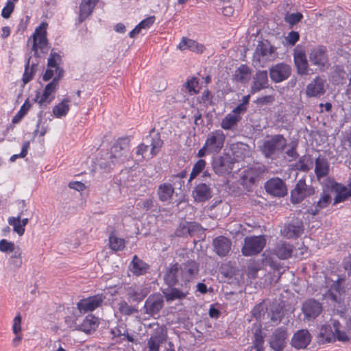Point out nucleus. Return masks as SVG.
Segmentation results:
<instances>
[{"instance_id": "f257e3e1", "label": "nucleus", "mask_w": 351, "mask_h": 351, "mask_svg": "<svg viewBox=\"0 0 351 351\" xmlns=\"http://www.w3.org/2000/svg\"><path fill=\"white\" fill-rule=\"evenodd\" d=\"M164 282L167 287L162 290V293L167 302H172L176 300H182L189 293L191 288L185 287L179 282V279L176 278L175 271H166L164 275Z\"/></svg>"}, {"instance_id": "f03ea898", "label": "nucleus", "mask_w": 351, "mask_h": 351, "mask_svg": "<svg viewBox=\"0 0 351 351\" xmlns=\"http://www.w3.org/2000/svg\"><path fill=\"white\" fill-rule=\"evenodd\" d=\"M174 269L176 278L185 287L191 288V284L197 278L199 274V264L194 260H188L179 264L171 265L166 271Z\"/></svg>"}, {"instance_id": "7ed1b4c3", "label": "nucleus", "mask_w": 351, "mask_h": 351, "mask_svg": "<svg viewBox=\"0 0 351 351\" xmlns=\"http://www.w3.org/2000/svg\"><path fill=\"white\" fill-rule=\"evenodd\" d=\"M287 145V141L282 134L269 136L259 146V149L267 158L276 160L284 152Z\"/></svg>"}, {"instance_id": "20e7f679", "label": "nucleus", "mask_w": 351, "mask_h": 351, "mask_svg": "<svg viewBox=\"0 0 351 351\" xmlns=\"http://www.w3.org/2000/svg\"><path fill=\"white\" fill-rule=\"evenodd\" d=\"M276 51V47L268 40L259 42L253 56L254 66L263 67L267 62L274 60L277 56Z\"/></svg>"}, {"instance_id": "39448f33", "label": "nucleus", "mask_w": 351, "mask_h": 351, "mask_svg": "<svg viewBox=\"0 0 351 351\" xmlns=\"http://www.w3.org/2000/svg\"><path fill=\"white\" fill-rule=\"evenodd\" d=\"M265 245L266 239L264 235L246 237L241 252L245 256L256 255L263 250Z\"/></svg>"}, {"instance_id": "423d86ee", "label": "nucleus", "mask_w": 351, "mask_h": 351, "mask_svg": "<svg viewBox=\"0 0 351 351\" xmlns=\"http://www.w3.org/2000/svg\"><path fill=\"white\" fill-rule=\"evenodd\" d=\"M60 77L59 75L57 79H52L45 86L43 92L40 95L39 92H37L35 101L37 102L40 108L47 107L50 104L52 101L55 99V93L59 88L60 84Z\"/></svg>"}, {"instance_id": "0eeeda50", "label": "nucleus", "mask_w": 351, "mask_h": 351, "mask_svg": "<svg viewBox=\"0 0 351 351\" xmlns=\"http://www.w3.org/2000/svg\"><path fill=\"white\" fill-rule=\"evenodd\" d=\"M47 24L42 23L36 28L33 35V44L32 50L34 56H38V50L40 49L43 53H47L49 51L48 40L47 38Z\"/></svg>"}, {"instance_id": "6e6552de", "label": "nucleus", "mask_w": 351, "mask_h": 351, "mask_svg": "<svg viewBox=\"0 0 351 351\" xmlns=\"http://www.w3.org/2000/svg\"><path fill=\"white\" fill-rule=\"evenodd\" d=\"M226 141V135L221 130H215L208 133L205 141V147L208 148V153L219 154L223 149Z\"/></svg>"}, {"instance_id": "1a4fd4ad", "label": "nucleus", "mask_w": 351, "mask_h": 351, "mask_svg": "<svg viewBox=\"0 0 351 351\" xmlns=\"http://www.w3.org/2000/svg\"><path fill=\"white\" fill-rule=\"evenodd\" d=\"M129 141L127 138H119L111 149L110 159L112 164L123 163L128 160Z\"/></svg>"}, {"instance_id": "9d476101", "label": "nucleus", "mask_w": 351, "mask_h": 351, "mask_svg": "<svg viewBox=\"0 0 351 351\" xmlns=\"http://www.w3.org/2000/svg\"><path fill=\"white\" fill-rule=\"evenodd\" d=\"M314 193V188L311 185L306 184L305 180L300 179L291 191L290 200L293 204H299L305 198L313 195Z\"/></svg>"}, {"instance_id": "9b49d317", "label": "nucleus", "mask_w": 351, "mask_h": 351, "mask_svg": "<svg viewBox=\"0 0 351 351\" xmlns=\"http://www.w3.org/2000/svg\"><path fill=\"white\" fill-rule=\"evenodd\" d=\"M106 295L104 293H98L86 298L80 300L77 303V308L80 313L92 312L102 306Z\"/></svg>"}, {"instance_id": "f8f14e48", "label": "nucleus", "mask_w": 351, "mask_h": 351, "mask_svg": "<svg viewBox=\"0 0 351 351\" xmlns=\"http://www.w3.org/2000/svg\"><path fill=\"white\" fill-rule=\"evenodd\" d=\"M145 141L148 144L141 143L136 148V154L143 156V154L147 151L149 147H151L150 154L152 156L157 155L163 145V141L161 139L160 134L156 133L154 135L147 136Z\"/></svg>"}, {"instance_id": "ddd939ff", "label": "nucleus", "mask_w": 351, "mask_h": 351, "mask_svg": "<svg viewBox=\"0 0 351 351\" xmlns=\"http://www.w3.org/2000/svg\"><path fill=\"white\" fill-rule=\"evenodd\" d=\"M263 171V167L259 165H254L243 170L240 178L241 184L250 191Z\"/></svg>"}, {"instance_id": "4468645a", "label": "nucleus", "mask_w": 351, "mask_h": 351, "mask_svg": "<svg viewBox=\"0 0 351 351\" xmlns=\"http://www.w3.org/2000/svg\"><path fill=\"white\" fill-rule=\"evenodd\" d=\"M304 230V226L302 220L295 217L285 225L281 230V233L287 239H297L303 234Z\"/></svg>"}, {"instance_id": "2eb2a0df", "label": "nucleus", "mask_w": 351, "mask_h": 351, "mask_svg": "<svg viewBox=\"0 0 351 351\" xmlns=\"http://www.w3.org/2000/svg\"><path fill=\"white\" fill-rule=\"evenodd\" d=\"M167 330L161 326H158L147 339L148 351H160V346L167 341Z\"/></svg>"}, {"instance_id": "dca6fc26", "label": "nucleus", "mask_w": 351, "mask_h": 351, "mask_svg": "<svg viewBox=\"0 0 351 351\" xmlns=\"http://www.w3.org/2000/svg\"><path fill=\"white\" fill-rule=\"evenodd\" d=\"M293 61L299 75L308 74V64L303 46L298 45L293 50Z\"/></svg>"}, {"instance_id": "f3484780", "label": "nucleus", "mask_w": 351, "mask_h": 351, "mask_svg": "<svg viewBox=\"0 0 351 351\" xmlns=\"http://www.w3.org/2000/svg\"><path fill=\"white\" fill-rule=\"evenodd\" d=\"M291 73V67L285 63L281 62L273 65L269 69L271 80L275 83H280L289 77Z\"/></svg>"}, {"instance_id": "a211bd4d", "label": "nucleus", "mask_w": 351, "mask_h": 351, "mask_svg": "<svg viewBox=\"0 0 351 351\" xmlns=\"http://www.w3.org/2000/svg\"><path fill=\"white\" fill-rule=\"evenodd\" d=\"M265 191L275 197H284L287 194L285 182L279 178H272L265 184Z\"/></svg>"}, {"instance_id": "6ab92c4d", "label": "nucleus", "mask_w": 351, "mask_h": 351, "mask_svg": "<svg viewBox=\"0 0 351 351\" xmlns=\"http://www.w3.org/2000/svg\"><path fill=\"white\" fill-rule=\"evenodd\" d=\"M311 63L319 68L325 70L328 66V58L325 47H319L313 49L309 56Z\"/></svg>"}, {"instance_id": "aec40b11", "label": "nucleus", "mask_w": 351, "mask_h": 351, "mask_svg": "<svg viewBox=\"0 0 351 351\" xmlns=\"http://www.w3.org/2000/svg\"><path fill=\"white\" fill-rule=\"evenodd\" d=\"M163 306L164 300L162 295L160 293L152 294L145 302V313L154 316L160 312Z\"/></svg>"}, {"instance_id": "412c9836", "label": "nucleus", "mask_w": 351, "mask_h": 351, "mask_svg": "<svg viewBox=\"0 0 351 351\" xmlns=\"http://www.w3.org/2000/svg\"><path fill=\"white\" fill-rule=\"evenodd\" d=\"M326 80L320 76H316L307 86L305 93L308 97H317L325 92Z\"/></svg>"}, {"instance_id": "4be33fe9", "label": "nucleus", "mask_w": 351, "mask_h": 351, "mask_svg": "<svg viewBox=\"0 0 351 351\" xmlns=\"http://www.w3.org/2000/svg\"><path fill=\"white\" fill-rule=\"evenodd\" d=\"M287 332L284 328H278L272 333L269 341L271 348L275 351H282L286 346Z\"/></svg>"}, {"instance_id": "5701e85b", "label": "nucleus", "mask_w": 351, "mask_h": 351, "mask_svg": "<svg viewBox=\"0 0 351 351\" xmlns=\"http://www.w3.org/2000/svg\"><path fill=\"white\" fill-rule=\"evenodd\" d=\"M348 188L346 186L337 182H335V184L332 185V189L336 193V195L333 201V205H337L339 203L343 202L351 197V178L348 180Z\"/></svg>"}, {"instance_id": "b1692460", "label": "nucleus", "mask_w": 351, "mask_h": 351, "mask_svg": "<svg viewBox=\"0 0 351 351\" xmlns=\"http://www.w3.org/2000/svg\"><path fill=\"white\" fill-rule=\"evenodd\" d=\"M302 313L308 319H315L322 311V304L315 299L306 300L302 307Z\"/></svg>"}, {"instance_id": "393cba45", "label": "nucleus", "mask_w": 351, "mask_h": 351, "mask_svg": "<svg viewBox=\"0 0 351 351\" xmlns=\"http://www.w3.org/2000/svg\"><path fill=\"white\" fill-rule=\"evenodd\" d=\"M213 169L218 175H225L231 173L233 163L227 156H218L213 161Z\"/></svg>"}, {"instance_id": "a878e982", "label": "nucleus", "mask_w": 351, "mask_h": 351, "mask_svg": "<svg viewBox=\"0 0 351 351\" xmlns=\"http://www.w3.org/2000/svg\"><path fill=\"white\" fill-rule=\"evenodd\" d=\"M311 341V335L308 330L302 329L295 332L291 339V345L300 350L306 348Z\"/></svg>"}, {"instance_id": "bb28decb", "label": "nucleus", "mask_w": 351, "mask_h": 351, "mask_svg": "<svg viewBox=\"0 0 351 351\" xmlns=\"http://www.w3.org/2000/svg\"><path fill=\"white\" fill-rule=\"evenodd\" d=\"M331 195L324 191L321 193L319 199L314 202L312 206L307 209V213L313 216H316L319 213L321 210L327 208L331 203Z\"/></svg>"}, {"instance_id": "cd10ccee", "label": "nucleus", "mask_w": 351, "mask_h": 351, "mask_svg": "<svg viewBox=\"0 0 351 351\" xmlns=\"http://www.w3.org/2000/svg\"><path fill=\"white\" fill-rule=\"evenodd\" d=\"M269 86L268 74L267 71H258L253 77L251 86L252 94L267 88Z\"/></svg>"}, {"instance_id": "c85d7f7f", "label": "nucleus", "mask_w": 351, "mask_h": 351, "mask_svg": "<svg viewBox=\"0 0 351 351\" xmlns=\"http://www.w3.org/2000/svg\"><path fill=\"white\" fill-rule=\"evenodd\" d=\"M192 195L195 202H205L211 198L212 189L206 183H199L194 187Z\"/></svg>"}, {"instance_id": "c756f323", "label": "nucleus", "mask_w": 351, "mask_h": 351, "mask_svg": "<svg viewBox=\"0 0 351 351\" xmlns=\"http://www.w3.org/2000/svg\"><path fill=\"white\" fill-rule=\"evenodd\" d=\"M214 251L219 256H226L230 251L232 242L224 236H219L213 239Z\"/></svg>"}, {"instance_id": "7c9ffc66", "label": "nucleus", "mask_w": 351, "mask_h": 351, "mask_svg": "<svg viewBox=\"0 0 351 351\" xmlns=\"http://www.w3.org/2000/svg\"><path fill=\"white\" fill-rule=\"evenodd\" d=\"M99 324L98 318L92 314H89L85 317L80 324L77 326L76 329L90 334L91 332L96 330Z\"/></svg>"}, {"instance_id": "2f4dec72", "label": "nucleus", "mask_w": 351, "mask_h": 351, "mask_svg": "<svg viewBox=\"0 0 351 351\" xmlns=\"http://www.w3.org/2000/svg\"><path fill=\"white\" fill-rule=\"evenodd\" d=\"M149 269V264L134 255L130 265V270L136 276H143L147 273Z\"/></svg>"}, {"instance_id": "473e14b6", "label": "nucleus", "mask_w": 351, "mask_h": 351, "mask_svg": "<svg viewBox=\"0 0 351 351\" xmlns=\"http://www.w3.org/2000/svg\"><path fill=\"white\" fill-rule=\"evenodd\" d=\"M273 253L280 259H288L292 255L293 246L287 242L280 241L275 246Z\"/></svg>"}, {"instance_id": "72a5a7b5", "label": "nucleus", "mask_w": 351, "mask_h": 351, "mask_svg": "<svg viewBox=\"0 0 351 351\" xmlns=\"http://www.w3.org/2000/svg\"><path fill=\"white\" fill-rule=\"evenodd\" d=\"M178 47L181 51L189 49L196 53H202L205 49L203 45L198 43L194 40L183 37Z\"/></svg>"}, {"instance_id": "f704fd0d", "label": "nucleus", "mask_w": 351, "mask_h": 351, "mask_svg": "<svg viewBox=\"0 0 351 351\" xmlns=\"http://www.w3.org/2000/svg\"><path fill=\"white\" fill-rule=\"evenodd\" d=\"M329 173V163L324 156H319L315 161V173L318 179L326 176Z\"/></svg>"}, {"instance_id": "c9c22d12", "label": "nucleus", "mask_w": 351, "mask_h": 351, "mask_svg": "<svg viewBox=\"0 0 351 351\" xmlns=\"http://www.w3.org/2000/svg\"><path fill=\"white\" fill-rule=\"evenodd\" d=\"M98 0H82L80 5L79 22H83L92 13Z\"/></svg>"}, {"instance_id": "e433bc0d", "label": "nucleus", "mask_w": 351, "mask_h": 351, "mask_svg": "<svg viewBox=\"0 0 351 351\" xmlns=\"http://www.w3.org/2000/svg\"><path fill=\"white\" fill-rule=\"evenodd\" d=\"M252 332L254 335V347L256 349H261V350L263 351V346L264 343L265 334L263 331L261 323H254L252 328Z\"/></svg>"}, {"instance_id": "4c0bfd02", "label": "nucleus", "mask_w": 351, "mask_h": 351, "mask_svg": "<svg viewBox=\"0 0 351 351\" xmlns=\"http://www.w3.org/2000/svg\"><path fill=\"white\" fill-rule=\"evenodd\" d=\"M241 120L240 115L228 113L222 119L220 126L224 130H234Z\"/></svg>"}, {"instance_id": "58836bf2", "label": "nucleus", "mask_w": 351, "mask_h": 351, "mask_svg": "<svg viewBox=\"0 0 351 351\" xmlns=\"http://www.w3.org/2000/svg\"><path fill=\"white\" fill-rule=\"evenodd\" d=\"M174 191L172 184L165 182L160 184L157 191L158 199L163 202L169 201L174 193Z\"/></svg>"}, {"instance_id": "ea45409f", "label": "nucleus", "mask_w": 351, "mask_h": 351, "mask_svg": "<svg viewBox=\"0 0 351 351\" xmlns=\"http://www.w3.org/2000/svg\"><path fill=\"white\" fill-rule=\"evenodd\" d=\"M251 70L246 64H241L234 72L233 78L241 84H246L250 79Z\"/></svg>"}, {"instance_id": "a19ab883", "label": "nucleus", "mask_w": 351, "mask_h": 351, "mask_svg": "<svg viewBox=\"0 0 351 351\" xmlns=\"http://www.w3.org/2000/svg\"><path fill=\"white\" fill-rule=\"evenodd\" d=\"M69 103L70 100L68 98H64L61 102L54 106L52 110L54 117L56 118L65 117L70 110Z\"/></svg>"}, {"instance_id": "79ce46f5", "label": "nucleus", "mask_w": 351, "mask_h": 351, "mask_svg": "<svg viewBox=\"0 0 351 351\" xmlns=\"http://www.w3.org/2000/svg\"><path fill=\"white\" fill-rule=\"evenodd\" d=\"M64 71L62 67H47L45 71L44 72L42 79L44 82H48L49 80H52V79H57V77L60 75V81L64 77Z\"/></svg>"}, {"instance_id": "37998d69", "label": "nucleus", "mask_w": 351, "mask_h": 351, "mask_svg": "<svg viewBox=\"0 0 351 351\" xmlns=\"http://www.w3.org/2000/svg\"><path fill=\"white\" fill-rule=\"evenodd\" d=\"M267 316L272 322H280L284 316L282 307L279 304H273L267 312Z\"/></svg>"}, {"instance_id": "c03bdc74", "label": "nucleus", "mask_w": 351, "mask_h": 351, "mask_svg": "<svg viewBox=\"0 0 351 351\" xmlns=\"http://www.w3.org/2000/svg\"><path fill=\"white\" fill-rule=\"evenodd\" d=\"M30 59L31 57H29L27 59L25 66V71L23 75V82L24 84H27L32 80L37 66V63H32L30 65Z\"/></svg>"}, {"instance_id": "a18cd8bd", "label": "nucleus", "mask_w": 351, "mask_h": 351, "mask_svg": "<svg viewBox=\"0 0 351 351\" xmlns=\"http://www.w3.org/2000/svg\"><path fill=\"white\" fill-rule=\"evenodd\" d=\"M187 176V171L182 170L177 174L171 176L169 180V184H172V186L175 189H181L184 185V179Z\"/></svg>"}, {"instance_id": "49530a36", "label": "nucleus", "mask_w": 351, "mask_h": 351, "mask_svg": "<svg viewBox=\"0 0 351 351\" xmlns=\"http://www.w3.org/2000/svg\"><path fill=\"white\" fill-rule=\"evenodd\" d=\"M267 307L264 302H260L256 304L252 310V315L256 320V322L261 323L262 319L264 318L265 313L267 312Z\"/></svg>"}, {"instance_id": "de8ad7c7", "label": "nucleus", "mask_w": 351, "mask_h": 351, "mask_svg": "<svg viewBox=\"0 0 351 351\" xmlns=\"http://www.w3.org/2000/svg\"><path fill=\"white\" fill-rule=\"evenodd\" d=\"M9 225L13 227V230L20 237L23 236L25 233V228L21 223V214L17 217H10L8 219Z\"/></svg>"}, {"instance_id": "09e8293b", "label": "nucleus", "mask_w": 351, "mask_h": 351, "mask_svg": "<svg viewBox=\"0 0 351 351\" xmlns=\"http://www.w3.org/2000/svg\"><path fill=\"white\" fill-rule=\"evenodd\" d=\"M109 246L114 251H121L125 247V241L111 234L109 237Z\"/></svg>"}, {"instance_id": "8fccbe9b", "label": "nucleus", "mask_w": 351, "mask_h": 351, "mask_svg": "<svg viewBox=\"0 0 351 351\" xmlns=\"http://www.w3.org/2000/svg\"><path fill=\"white\" fill-rule=\"evenodd\" d=\"M206 167V161L203 159H199L194 165L191 172L189 182H191L200 173H202Z\"/></svg>"}, {"instance_id": "3c124183", "label": "nucleus", "mask_w": 351, "mask_h": 351, "mask_svg": "<svg viewBox=\"0 0 351 351\" xmlns=\"http://www.w3.org/2000/svg\"><path fill=\"white\" fill-rule=\"evenodd\" d=\"M32 106L31 103L27 99L24 104L21 106L19 111L12 118V122L14 124L18 123L21 119L27 113Z\"/></svg>"}, {"instance_id": "603ef678", "label": "nucleus", "mask_w": 351, "mask_h": 351, "mask_svg": "<svg viewBox=\"0 0 351 351\" xmlns=\"http://www.w3.org/2000/svg\"><path fill=\"white\" fill-rule=\"evenodd\" d=\"M313 161L309 156H302L297 162V167L302 171H308L313 168Z\"/></svg>"}, {"instance_id": "864d4df0", "label": "nucleus", "mask_w": 351, "mask_h": 351, "mask_svg": "<svg viewBox=\"0 0 351 351\" xmlns=\"http://www.w3.org/2000/svg\"><path fill=\"white\" fill-rule=\"evenodd\" d=\"M62 62V56L57 52L52 50L47 59V67H61L60 65Z\"/></svg>"}, {"instance_id": "5fc2aeb1", "label": "nucleus", "mask_w": 351, "mask_h": 351, "mask_svg": "<svg viewBox=\"0 0 351 351\" xmlns=\"http://www.w3.org/2000/svg\"><path fill=\"white\" fill-rule=\"evenodd\" d=\"M260 265L254 261L250 262L245 269L247 276L250 279H255L257 277L258 271L260 270Z\"/></svg>"}, {"instance_id": "6e6d98bb", "label": "nucleus", "mask_w": 351, "mask_h": 351, "mask_svg": "<svg viewBox=\"0 0 351 351\" xmlns=\"http://www.w3.org/2000/svg\"><path fill=\"white\" fill-rule=\"evenodd\" d=\"M303 19V15L300 12L287 13L285 16V21L287 23L290 27L299 23Z\"/></svg>"}, {"instance_id": "4d7b16f0", "label": "nucleus", "mask_w": 351, "mask_h": 351, "mask_svg": "<svg viewBox=\"0 0 351 351\" xmlns=\"http://www.w3.org/2000/svg\"><path fill=\"white\" fill-rule=\"evenodd\" d=\"M156 206V201L153 197H149L137 204V206L145 211L152 210Z\"/></svg>"}, {"instance_id": "13d9d810", "label": "nucleus", "mask_w": 351, "mask_h": 351, "mask_svg": "<svg viewBox=\"0 0 351 351\" xmlns=\"http://www.w3.org/2000/svg\"><path fill=\"white\" fill-rule=\"evenodd\" d=\"M333 337H335V339H337L338 341L342 342H347L350 340V338L347 335L346 332L341 330H339L337 332H334L332 336H327L326 337V341L330 342Z\"/></svg>"}, {"instance_id": "bf43d9fd", "label": "nucleus", "mask_w": 351, "mask_h": 351, "mask_svg": "<svg viewBox=\"0 0 351 351\" xmlns=\"http://www.w3.org/2000/svg\"><path fill=\"white\" fill-rule=\"evenodd\" d=\"M16 249L15 244L12 241H8L6 239H1L0 241V251L5 253L13 252Z\"/></svg>"}, {"instance_id": "052dcab7", "label": "nucleus", "mask_w": 351, "mask_h": 351, "mask_svg": "<svg viewBox=\"0 0 351 351\" xmlns=\"http://www.w3.org/2000/svg\"><path fill=\"white\" fill-rule=\"evenodd\" d=\"M199 84V81L197 77H192L184 83V87L191 95L197 94V91L195 88Z\"/></svg>"}, {"instance_id": "680f3d73", "label": "nucleus", "mask_w": 351, "mask_h": 351, "mask_svg": "<svg viewBox=\"0 0 351 351\" xmlns=\"http://www.w3.org/2000/svg\"><path fill=\"white\" fill-rule=\"evenodd\" d=\"M119 310V312L124 315H131L136 312V310L132 306L129 305L125 301L120 302Z\"/></svg>"}, {"instance_id": "e2e57ef3", "label": "nucleus", "mask_w": 351, "mask_h": 351, "mask_svg": "<svg viewBox=\"0 0 351 351\" xmlns=\"http://www.w3.org/2000/svg\"><path fill=\"white\" fill-rule=\"evenodd\" d=\"M22 317L20 313H18L13 319L12 331L14 335L21 333Z\"/></svg>"}, {"instance_id": "0e129e2a", "label": "nucleus", "mask_w": 351, "mask_h": 351, "mask_svg": "<svg viewBox=\"0 0 351 351\" xmlns=\"http://www.w3.org/2000/svg\"><path fill=\"white\" fill-rule=\"evenodd\" d=\"M29 141H25L23 143L21 148V152L19 154L12 155L10 158V162H14L19 158H25L27 154V151L29 147Z\"/></svg>"}, {"instance_id": "69168bd1", "label": "nucleus", "mask_w": 351, "mask_h": 351, "mask_svg": "<svg viewBox=\"0 0 351 351\" xmlns=\"http://www.w3.org/2000/svg\"><path fill=\"white\" fill-rule=\"evenodd\" d=\"M15 8V5L11 2H6L1 10V15L3 19H8L10 17Z\"/></svg>"}, {"instance_id": "338daca9", "label": "nucleus", "mask_w": 351, "mask_h": 351, "mask_svg": "<svg viewBox=\"0 0 351 351\" xmlns=\"http://www.w3.org/2000/svg\"><path fill=\"white\" fill-rule=\"evenodd\" d=\"M129 295L132 300L135 302H140L146 296V293H143V291L139 289L130 291Z\"/></svg>"}, {"instance_id": "774afa93", "label": "nucleus", "mask_w": 351, "mask_h": 351, "mask_svg": "<svg viewBox=\"0 0 351 351\" xmlns=\"http://www.w3.org/2000/svg\"><path fill=\"white\" fill-rule=\"evenodd\" d=\"M183 228L186 229L187 232L193 236L201 230V226L195 222H189L186 226H183Z\"/></svg>"}]
</instances>
